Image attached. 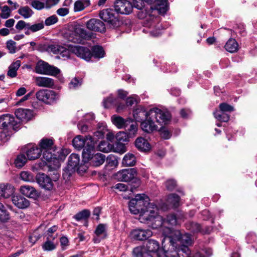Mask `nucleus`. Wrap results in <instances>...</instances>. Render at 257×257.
Instances as JSON below:
<instances>
[{"mask_svg": "<svg viewBox=\"0 0 257 257\" xmlns=\"http://www.w3.org/2000/svg\"><path fill=\"white\" fill-rule=\"evenodd\" d=\"M165 241L170 243L169 249L173 250L171 257H210L212 254L211 248H205L196 251L192 256L188 246L192 243L190 235L188 233L182 234L178 230L171 231L169 235H166L162 244Z\"/></svg>", "mask_w": 257, "mask_h": 257, "instance_id": "f257e3e1", "label": "nucleus"}, {"mask_svg": "<svg viewBox=\"0 0 257 257\" xmlns=\"http://www.w3.org/2000/svg\"><path fill=\"white\" fill-rule=\"evenodd\" d=\"M149 198L145 194H137L128 204L130 211L134 214H140V219L143 221H154L155 211L150 209L152 205Z\"/></svg>", "mask_w": 257, "mask_h": 257, "instance_id": "f03ea898", "label": "nucleus"}, {"mask_svg": "<svg viewBox=\"0 0 257 257\" xmlns=\"http://www.w3.org/2000/svg\"><path fill=\"white\" fill-rule=\"evenodd\" d=\"M88 147L82 152L83 160L85 163L89 164L94 167L101 165L105 160V156L101 153L94 154L95 151V145H93L89 138L88 142Z\"/></svg>", "mask_w": 257, "mask_h": 257, "instance_id": "7ed1b4c3", "label": "nucleus"}, {"mask_svg": "<svg viewBox=\"0 0 257 257\" xmlns=\"http://www.w3.org/2000/svg\"><path fill=\"white\" fill-rule=\"evenodd\" d=\"M137 170L135 168H130L119 170L114 175V177L120 181L132 182L131 190L133 192L141 184V181L137 177Z\"/></svg>", "mask_w": 257, "mask_h": 257, "instance_id": "20e7f679", "label": "nucleus"}, {"mask_svg": "<svg viewBox=\"0 0 257 257\" xmlns=\"http://www.w3.org/2000/svg\"><path fill=\"white\" fill-rule=\"evenodd\" d=\"M36 98L40 101L48 105L56 103L59 99V94L53 90L42 89L36 92Z\"/></svg>", "mask_w": 257, "mask_h": 257, "instance_id": "39448f33", "label": "nucleus"}, {"mask_svg": "<svg viewBox=\"0 0 257 257\" xmlns=\"http://www.w3.org/2000/svg\"><path fill=\"white\" fill-rule=\"evenodd\" d=\"M39 148L41 150L43 159L47 161H52L53 157H56L53 153L55 151L54 140L46 138H43L39 143Z\"/></svg>", "mask_w": 257, "mask_h": 257, "instance_id": "423d86ee", "label": "nucleus"}, {"mask_svg": "<svg viewBox=\"0 0 257 257\" xmlns=\"http://www.w3.org/2000/svg\"><path fill=\"white\" fill-rule=\"evenodd\" d=\"M115 10L110 8L103 9L99 12V16L101 19L107 23L110 27H118L120 24L118 15Z\"/></svg>", "mask_w": 257, "mask_h": 257, "instance_id": "0eeeda50", "label": "nucleus"}, {"mask_svg": "<svg viewBox=\"0 0 257 257\" xmlns=\"http://www.w3.org/2000/svg\"><path fill=\"white\" fill-rule=\"evenodd\" d=\"M150 117L154 118L156 121L161 125L167 124L171 117L170 112L158 108H153L149 110Z\"/></svg>", "mask_w": 257, "mask_h": 257, "instance_id": "6e6552de", "label": "nucleus"}, {"mask_svg": "<svg viewBox=\"0 0 257 257\" xmlns=\"http://www.w3.org/2000/svg\"><path fill=\"white\" fill-rule=\"evenodd\" d=\"M36 73L38 74L56 76L60 73V70L57 67L49 65L43 61L38 62L36 68Z\"/></svg>", "mask_w": 257, "mask_h": 257, "instance_id": "1a4fd4ad", "label": "nucleus"}, {"mask_svg": "<svg viewBox=\"0 0 257 257\" xmlns=\"http://www.w3.org/2000/svg\"><path fill=\"white\" fill-rule=\"evenodd\" d=\"M70 53L87 61H90L92 57L91 51L88 47L79 45H70Z\"/></svg>", "mask_w": 257, "mask_h": 257, "instance_id": "9d476101", "label": "nucleus"}, {"mask_svg": "<svg viewBox=\"0 0 257 257\" xmlns=\"http://www.w3.org/2000/svg\"><path fill=\"white\" fill-rule=\"evenodd\" d=\"M18 123L15 117L10 114H4L0 116V128L17 130Z\"/></svg>", "mask_w": 257, "mask_h": 257, "instance_id": "9b49d317", "label": "nucleus"}, {"mask_svg": "<svg viewBox=\"0 0 257 257\" xmlns=\"http://www.w3.org/2000/svg\"><path fill=\"white\" fill-rule=\"evenodd\" d=\"M114 7L115 11L121 15H129L133 10L132 3L127 0H116Z\"/></svg>", "mask_w": 257, "mask_h": 257, "instance_id": "f8f14e48", "label": "nucleus"}, {"mask_svg": "<svg viewBox=\"0 0 257 257\" xmlns=\"http://www.w3.org/2000/svg\"><path fill=\"white\" fill-rule=\"evenodd\" d=\"M79 162V156L76 154H72L69 157L67 166L64 170L63 177H69L77 168Z\"/></svg>", "mask_w": 257, "mask_h": 257, "instance_id": "ddd939ff", "label": "nucleus"}, {"mask_svg": "<svg viewBox=\"0 0 257 257\" xmlns=\"http://www.w3.org/2000/svg\"><path fill=\"white\" fill-rule=\"evenodd\" d=\"M24 149L28 159L29 160H34L39 158L42 153L41 150L35 144H27Z\"/></svg>", "mask_w": 257, "mask_h": 257, "instance_id": "4468645a", "label": "nucleus"}, {"mask_svg": "<svg viewBox=\"0 0 257 257\" xmlns=\"http://www.w3.org/2000/svg\"><path fill=\"white\" fill-rule=\"evenodd\" d=\"M36 181L41 188L46 190L50 191L54 188V181L49 176L44 173L38 174L36 176Z\"/></svg>", "mask_w": 257, "mask_h": 257, "instance_id": "2eb2a0df", "label": "nucleus"}, {"mask_svg": "<svg viewBox=\"0 0 257 257\" xmlns=\"http://www.w3.org/2000/svg\"><path fill=\"white\" fill-rule=\"evenodd\" d=\"M89 138H90L93 145H94L95 142L91 136L83 137L82 136L78 135L75 137L73 140L72 144L74 147L78 150H80L84 148L83 150H84L88 147L89 144H88V142Z\"/></svg>", "mask_w": 257, "mask_h": 257, "instance_id": "dca6fc26", "label": "nucleus"}, {"mask_svg": "<svg viewBox=\"0 0 257 257\" xmlns=\"http://www.w3.org/2000/svg\"><path fill=\"white\" fill-rule=\"evenodd\" d=\"M88 29L101 33L104 32L106 30L105 25L101 20L97 19H91L86 24Z\"/></svg>", "mask_w": 257, "mask_h": 257, "instance_id": "f3484780", "label": "nucleus"}, {"mask_svg": "<svg viewBox=\"0 0 257 257\" xmlns=\"http://www.w3.org/2000/svg\"><path fill=\"white\" fill-rule=\"evenodd\" d=\"M47 51L52 52L55 54H59L62 57H66L67 58L70 57V45L68 46V48H66L60 45L52 44L47 46Z\"/></svg>", "mask_w": 257, "mask_h": 257, "instance_id": "a211bd4d", "label": "nucleus"}, {"mask_svg": "<svg viewBox=\"0 0 257 257\" xmlns=\"http://www.w3.org/2000/svg\"><path fill=\"white\" fill-rule=\"evenodd\" d=\"M38 168L44 171H48L51 169H55L56 168L60 167L59 159H56V157H53L52 161H47L44 160L37 164Z\"/></svg>", "mask_w": 257, "mask_h": 257, "instance_id": "6ab92c4d", "label": "nucleus"}, {"mask_svg": "<svg viewBox=\"0 0 257 257\" xmlns=\"http://www.w3.org/2000/svg\"><path fill=\"white\" fill-rule=\"evenodd\" d=\"M152 234V231L150 229H136L131 233L132 238L138 240H146L151 237Z\"/></svg>", "mask_w": 257, "mask_h": 257, "instance_id": "aec40b11", "label": "nucleus"}, {"mask_svg": "<svg viewBox=\"0 0 257 257\" xmlns=\"http://www.w3.org/2000/svg\"><path fill=\"white\" fill-rule=\"evenodd\" d=\"M149 116L141 121V127L142 129L145 132L151 133L158 128L157 125L155 124L154 118H151Z\"/></svg>", "mask_w": 257, "mask_h": 257, "instance_id": "412c9836", "label": "nucleus"}, {"mask_svg": "<svg viewBox=\"0 0 257 257\" xmlns=\"http://www.w3.org/2000/svg\"><path fill=\"white\" fill-rule=\"evenodd\" d=\"M155 218H154V221H159V223L157 224L158 226H161L165 223H167L171 225H175L177 223L176 216L173 214H169L167 216L166 218L163 219L162 216L157 215L155 212Z\"/></svg>", "mask_w": 257, "mask_h": 257, "instance_id": "4be33fe9", "label": "nucleus"}, {"mask_svg": "<svg viewBox=\"0 0 257 257\" xmlns=\"http://www.w3.org/2000/svg\"><path fill=\"white\" fill-rule=\"evenodd\" d=\"M35 83L36 85L41 87L53 88L55 86L54 80L47 77H36L35 78Z\"/></svg>", "mask_w": 257, "mask_h": 257, "instance_id": "5701e85b", "label": "nucleus"}, {"mask_svg": "<svg viewBox=\"0 0 257 257\" xmlns=\"http://www.w3.org/2000/svg\"><path fill=\"white\" fill-rule=\"evenodd\" d=\"M186 228L193 233L202 232L203 234L210 233L212 229L211 227H207L204 230L202 229L200 224L196 222H190L186 224Z\"/></svg>", "mask_w": 257, "mask_h": 257, "instance_id": "b1692460", "label": "nucleus"}, {"mask_svg": "<svg viewBox=\"0 0 257 257\" xmlns=\"http://www.w3.org/2000/svg\"><path fill=\"white\" fill-rule=\"evenodd\" d=\"M135 144L136 147L141 152H147L151 149V146L148 140L143 137L138 138Z\"/></svg>", "mask_w": 257, "mask_h": 257, "instance_id": "393cba45", "label": "nucleus"}, {"mask_svg": "<svg viewBox=\"0 0 257 257\" xmlns=\"http://www.w3.org/2000/svg\"><path fill=\"white\" fill-rule=\"evenodd\" d=\"M12 201L16 206L21 209L26 208L30 205L29 201L21 195L13 196Z\"/></svg>", "mask_w": 257, "mask_h": 257, "instance_id": "a878e982", "label": "nucleus"}, {"mask_svg": "<svg viewBox=\"0 0 257 257\" xmlns=\"http://www.w3.org/2000/svg\"><path fill=\"white\" fill-rule=\"evenodd\" d=\"M20 192L23 195L32 198H35L39 195L36 189L30 185L22 186L20 188Z\"/></svg>", "mask_w": 257, "mask_h": 257, "instance_id": "bb28decb", "label": "nucleus"}, {"mask_svg": "<svg viewBox=\"0 0 257 257\" xmlns=\"http://www.w3.org/2000/svg\"><path fill=\"white\" fill-rule=\"evenodd\" d=\"M15 192L14 187L9 184H0V197L7 198Z\"/></svg>", "mask_w": 257, "mask_h": 257, "instance_id": "cd10ccee", "label": "nucleus"}, {"mask_svg": "<svg viewBox=\"0 0 257 257\" xmlns=\"http://www.w3.org/2000/svg\"><path fill=\"white\" fill-rule=\"evenodd\" d=\"M15 115L17 118L22 121L29 120L32 117V112L30 109L19 108L15 111Z\"/></svg>", "mask_w": 257, "mask_h": 257, "instance_id": "c85d7f7f", "label": "nucleus"}, {"mask_svg": "<svg viewBox=\"0 0 257 257\" xmlns=\"http://www.w3.org/2000/svg\"><path fill=\"white\" fill-rule=\"evenodd\" d=\"M149 111H146L144 107H139L133 111V116L136 121L141 122L149 116Z\"/></svg>", "mask_w": 257, "mask_h": 257, "instance_id": "c756f323", "label": "nucleus"}, {"mask_svg": "<svg viewBox=\"0 0 257 257\" xmlns=\"http://www.w3.org/2000/svg\"><path fill=\"white\" fill-rule=\"evenodd\" d=\"M20 60H16L12 63L9 67L7 76L10 78H15L17 76V71L21 66Z\"/></svg>", "mask_w": 257, "mask_h": 257, "instance_id": "7c9ffc66", "label": "nucleus"}, {"mask_svg": "<svg viewBox=\"0 0 257 257\" xmlns=\"http://www.w3.org/2000/svg\"><path fill=\"white\" fill-rule=\"evenodd\" d=\"M143 248H144L146 251L148 252L155 254V252L159 249L160 245L157 241L153 239H149L147 241L146 245Z\"/></svg>", "mask_w": 257, "mask_h": 257, "instance_id": "2f4dec72", "label": "nucleus"}, {"mask_svg": "<svg viewBox=\"0 0 257 257\" xmlns=\"http://www.w3.org/2000/svg\"><path fill=\"white\" fill-rule=\"evenodd\" d=\"M133 252L135 257H154L155 255L152 252L146 251L144 248L141 246L135 247Z\"/></svg>", "mask_w": 257, "mask_h": 257, "instance_id": "473e14b6", "label": "nucleus"}, {"mask_svg": "<svg viewBox=\"0 0 257 257\" xmlns=\"http://www.w3.org/2000/svg\"><path fill=\"white\" fill-rule=\"evenodd\" d=\"M224 48L230 53H234L238 50V44L234 39L230 38L226 43Z\"/></svg>", "mask_w": 257, "mask_h": 257, "instance_id": "72a5a7b5", "label": "nucleus"}, {"mask_svg": "<svg viewBox=\"0 0 257 257\" xmlns=\"http://www.w3.org/2000/svg\"><path fill=\"white\" fill-rule=\"evenodd\" d=\"M128 119H124L121 116L115 115L111 117L112 122L118 128H124L125 124L129 122Z\"/></svg>", "mask_w": 257, "mask_h": 257, "instance_id": "f704fd0d", "label": "nucleus"}, {"mask_svg": "<svg viewBox=\"0 0 257 257\" xmlns=\"http://www.w3.org/2000/svg\"><path fill=\"white\" fill-rule=\"evenodd\" d=\"M90 5L89 0H78L74 4L75 12H80L84 10Z\"/></svg>", "mask_w": 257, "mask_h": 257, "instance_id": "c9c22d12", "label": "nucleus"}, {"mask_svg": "<svg viewBox=\"0 0 257 257\" xmlns=\"http://www.w3.org/2000/svg\"><path fill=\"white\" fill-rule=\"evenodd\" d=\"M128 136L130 135L124 132H120L116 134L115 138L117 142H118L117 145L121 148V150L124 148L123 143L128 141Z\"/></svg>", "mask_w": 257, "mask_h": 257, "instance_id": "e433bc0d", "label": "nucleus"}, {"mask_svg": "<svg viewBox=\"0 0 257 257\" xmlns=\"http://www.w3.org/2000/svg\"><path fill=\"white\" fill-rule=\"evenodd\" d=\"M167 0H155L154 3V9L161 13H165L167 11Z\"/></svg>", "mask_w": 257, "mask_h": 257, "instance_id": "4c0bfd02", "label": "nucleus"}, {"mask_svg": "<svg viewBox=\"0 0 257 257\" xmlns=\"http://www.w3.org/2000/svg\"><path fill=\"white\" fill-rule=\"evenodd\" d=\"M18 13L24 19L30 18L34 14L33 10L27 6L20 7Z\"/></svg>", "mask_w": 257, "mask_h": 257, "instance_id": "58836bf2", "label": "nucleus"}, {"mask_svg": "<svg viewBox=\"0 0 257 257\" xmlns=\"http://www.w3.org/2000/svg\"><path fill=\"white\" fill-rule=\"evenodd\" d=\"M76 33L80 36L85 40H90L95 37V34L92 32H88L84 29L79 28L76 29Z\"/></svg>", "mask_w": 257, "mask_h": 257, "instance_id": "ea45409f", "label": "nucleus"}, {"mask_svg": "<svg viewBox=\"0 0 257 257\" xmlns=\"http://www.w3.org/2000/svg\"><path fill=\"white\" fill-rule=\"evenodd\" d=\"M90 215V212L87 209H84L82 211L77 213L74 216L73 218L77 221H79L81 220H84L87 221Z\"/></svg>", "mask_w": 257, "mask_h": 257, "instance_id": "a19ab883", "label": "nucleus"}, {"mask_svg": "<svg viewBox=\"0 0 257 257\" xmlns=\"http://www.w3.org/2000/svg\"><path fill=\"white\" fill-rule=\"evenodd\" d=\"M91 53L92 54V57L96 58H101L104 56L105 52L103 48L100 46H94L92 47Z\"/></svg>", "mask_w": 257, "mask_h": 257, "instance_id": "79ce46f5", "label": "nucleus"}, {"mask_svg": "<svg viewBox=\"0 0 257 257\" xmlns=\"http://www.w3.org/2000/svg\"><path fill=\"white\" fill-rule=\"evenodd\" d=\"M128 120H130L129 122L125 124L124 128L130 136H132L137 132L138 127L136 123H134L132 119L129 118Z\"/></svg>", "mask_w": 257, "mask_h": 257, "instance_id": "37998d69", "label": "nucleus"}, {"mask_svg": "<svg viewBox=\"0 0 257 257\" xmlns=\"http://www.w3.org/2000/svg\"><path fill=\"white\" fill-rule=\"evenodd\" d=\"M136 162V157L133 154H126L122 160V163L126 166H134Z\"/></svg>", "mask_w": 257, "mask_h": 257, "instance_id": "c03bdc74", "label": "nucleus"}, {"mask_svg": "<svg viewBox=\"0 0 257 257\" xmlns=\"http://www.w3.org/2000/svg\"><path fill=\"white\" fill-rule=\"evenodd\" d=\"M113 148L112 145L105 141H101L98 146V150L104 153L110 152Z\"/></svg>", "mask_w": 257, "mask_h": 257, "instance_id": "a18cd8bd", "label": "nucleus"}, {"mask_svg": "<svg viewBox=\"0 0 257 257\" xmlns=\"http://www.w3.org/2000/svg\"><path fill=\"white\" fill-rule=\"evenodd\" d=\"M213 114L215 118L220 121L227 122L230 118L229 115L225 112H222L218 110L214 111Z\"/></svg>", "mask_w": 257, "mask_h": 257, "instance_id": "49530a36", "label": "nucleus"}, {"mask_svg": "<svg viewBox=\"0 0 257 257\" xmlns=\"http://www.w3.org/2000/svg\"><path fill=\"white\" fill-rule=\"evenodd\" d=\"M10 219V214L4 205L0 202V221H7Z\"/></svg>", "mask_w": 257, "mask_h": 257, "instance_id": "de8ad7c7", "label": "nucleus"}, {"mask_svg": "<svg viewBox=\"0 0 257 257\" xmlns=\"http://www.w3.org/2000/svg\"><path fill=\"white\" fill-rule=\"evenodd\" d=\"M168 201L172 204L174 207H177L179 205L180 197L176 194H171L168 196Z\"/></svg>", "mask_w": 257, "mask_h": 257, "instance_id": "09e8293b", "label": "nucleus"}, {"mask_svg": "<svg viewBox=\"0 0 257 257\" xmlns=\"http://www.w3.org/2000/svg\"><path fill=\"white\" fill-rule=\"evenodd\" d=\"M27 160L28 158H27L24 154L18 155L15 161L16 166L22 168L26 163Z\"/></svg>", "mask_w": 257, "mask_h": 257, "instance_id": "8fccbe9b", "label": "nucleus"}, {"mask_svg": "<svg viewBox=\"0 0 257 257\" xmlns=\"http://www.w3.org/2000/svg\"><path fill=\"white\" fill-rule=\"evenodd\" d=\"M82 84V79L79 77H74L69 84V88L75 89L79 87Z\"/></svg>", "mask_w": 257, "mask_h": 257, "instance_id": "3c124183", "label": "nucleus"}, {"mask_svg": "<svg viewBox=\"0 0 257 257\" xmlns=\"http://www.w3.org/2000/svg\"><path fill=\"white\" fill-rule=\"evenodd\" d=\"M20 178L22 180L26 182H33L34 181L33 175L28 171H23L20 174Z\"/></svg>", "mask_w": 257, "mask_h": 257, "instance_id": "603ef678", "label": "nucleus"}, {"mask_svg": "<svg viewBox=\"0 0 257 257\" xmlns=\"http://www.w3.org/2000/svg\"><path fill=\"white\" fill-rule=\"evenodd\" d=\"M116 99L114 98L112 95H110L103 101V106L105 108H109L112 105L116 104Z\"/></svg>", "mask_w": 257, "mask_h": 257, "instance_id": "864d4df0", "label": "nucleus"}, {"mask_svg": "<svg viewBox=\"0 0 257 257\" xmlns=\"http://www.w3.org/2000/svg\"><path fill=\"white\" fill-rule=\"evenodd\" d=\"M220 111L222 112H230L234 111V107L226 103H221L219 105Z\"/></svg>", "mask_w": 257, "mask_h": 257, "instance_id": "5fc2aeb1", "label": "nucleus"}, {"mask_svg": "<svg viewBox=\"0 0 257 257\" xmlns=\"http://www.w3.org/2000/svg\"><path fill=\"white\" fill-rule=\"evenodd\" d=\"M58 228L57 226L53 225L47 230L46 234L47 236V239L54 240L56 237V236H53V234L57 230Z\"/></svg>", "mask_w": 257, "mask_h": 257, "instance_id": "6e6d98bb", "label": "nucleus"}, {"mask_svg": "<svg viewBox=\"0 0 257 257\" xmlns=\"http://www.w3.org/2000/svg\"><path fill=\"white\" fill-rule=\"evenodd\" d=\"M0 9L2 10V13L0 15L2 18L6 19L10 16L11 11L8 6H4L3 7H0Z\"/></svg>", "mask_w": 257, "mask_h": 257, "instance_id": "4d7b16f0", "label": "nucleus"}, {"mask_svg": "<svg viewBox=\"0 0 257 257\" xmlns=\"http://www.w3.org/2000/svg\"><path fill=\"white\" fill-rule=\"evenodd\" d=\"M43 249L46 251H51L56 248V245L51 240H47L43 244Z\"/></svg>", "mask_w": 257, "mask_h": 257, "instance_id": "13d9d810", "label": "nucleus"}, {"mask_svg": "<svg viewBox=\"0 0 257 257\" xmlns=\"http://www.w3.org/2000/svg\"><path fill=\"white\" fill-rule=\"evenodd\" d=\"M95 233L97 236H100L101 235L105 236L106 231L105 225L103 224H99L95 229Z\"/></svg>", "mask_w": 257, "mask_h": 257, "instance_id": "bf43d9fd", "label": "nucleus"}, {"mask_svg": "<svg viewBox=\"0 0 257 257\" xmlns=\"http://www.w3.org/2000/svg\"><path fill=\"white\" fill-rule=\"evenodd\" d=\"M165 184L167 189L169 191L173 190L177 186L176 181L174 179L167 180Z\"/></svg>", "mask_w": 257, "mask_h": 257, "instance_id": "052dcab7", "label": "nucleus"}, {"mask_svg": "<svg viewBox=\"0 0 257 257\" xmlns=\"http://www.w3.org/2000/svg\"><path fill=\"white\" fill-rule=\"evenodd\" d=\"M10 138V135L8 132L2 131L0 132V145L8 142Z\"/></svg>", "mask_w": 257, "mask_h": 257, "instance_id": "680f3d73", "label": "nucleus"}, {"mask_svg": "<svg viewBox=\"0 0 257 257\" xmlns=\"http://www.w3.org/2000/svg\"><path fill=\"white\" fill-rule=\"evenodd\" d=\"M58 19L56 15H52L47 18L45 21V24L46 26H51L57 23Z\"/></svg>", "mask_w": 257, "mask_h": 257, "instance_id": "e2e57ef3", "label": "nucleus"}, {"mask_svg": "<svg viewBox=\"0 0 257 257\" xmlns=\"http://www.w3.org/2000/svg\"><path fill=\"white\" fill-rule=\"evenodd\" d=\"M44 27L43 22L32 25L30 28L29 30L31 32H36L39 30H42Z\"/></svg>", "mask_w": 257, "mask_h": 257, "instance_id": "0e129e2a", "label": "nucleus"}, {"mask_svg": "<svg viewBox=\"0 0 257 257\" xmlns=\"http://www.w3.org/2000/svg\"><path fill=\"white\" fill-rule=\"evenodd\" d=\"M16 42L12 40L8 41L7 43V47L10 53L13 54L16 52Z\"/></svg>", "mask_w": 257, "mask_h": 257, "instance_id": "69168bd1", "label": "nucleus"}, {"mask_svg": "<svg viewBox=\"0 0 257 257\" xmlns=\"http://www.w3.org/2000/svg\"><path fill=\"white\" fill-rule=\"evenodd\" d=\"M161 137L164 139L167 140L171 138V133L167 129L163 128L160 130Z\"/></svg>", "mask_w": 257, "mask_h": 257, "instance_id": "338daca9", "label": "nucleus"}, {"mask_svg": "<svg viewBox=\"0 0 257 257\" xmlns=\"http://www.w3.org/2000/svg\"><path fill=\"white\" fill-rule=\"evenodd\" d=\"M112 188L120 191H125L128 189V186L123 183H117L113 186Z\"/></svg>", "mask_w": 257, "mask_h": 257, "instance_id": "774afa93", "label": "nucleus"}]
</instances>
